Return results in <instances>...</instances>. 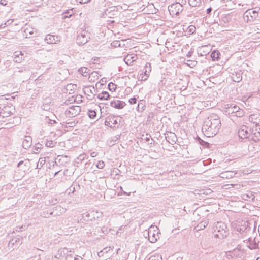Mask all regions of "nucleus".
I'll use <instances>...</instances> for the list:
<instances>
[{
	"label": "nucleus",
	"instance_id": "3c124183",
	"mask_svg": "<svg viewBox=\"0 0 260 260\" xmlns=\"http://www.w3.org/2000/svg\"><path fill=\"white\" fill-rule=\"evenodd\" d=\"M136 101H137V99L135 97L131 98L129 100V102L131 104H135L136 103Z\"/></svg>",
	"mask_w": 260,
	"mask_h": 260
},
{
	"label": "nucleus",
	"instance_id": "473e14b6",
	"mask_svg": "<svg viewBox=\"0 0 260 260\" xmlns=\"http://www.w3.org/2000/svg\"><path fill=\"white\" fill-rule=\"evenodd\" d=\"M197 141L200 145L203 146L204 148H208L209 147V143L203 140L198 136L197 137Z\"/></svg>",
	"mask_w": 260,
	"mask_h": 260
},
{
	"label": "nucleus",
	"instance_id": "69168bd1",
	"mask_svg": "<svg viewBox=\"0 0 260 260\" xmlns=\"http://www.w3.org/2000/svg\"><path fill=\"white\" fill-rule=\"evenodd\" d=\"M60 171H57L54 174V176H56V175H57V174L60 172Z\"/></svg>",
	"mask_w": 260,
	"mask_h": 260
},
{
	"label": "nucleus",
	"instance_id": "423d86ee",
	"mask_svg": "<svg viewBox=\"0 0 260 260\" xmlns=\"http://www.w3.org/2000/svg\"><path fill=\"white\" fill-rule=\"evenodd\" d=\"M90 38L89 33L85 30H82L77 36L76 38L77 43L82 45L86 44Z\"/></svg>",
	"mask_w": 260,
	"mask_h": 260
},
{
	"label": "nucleus",
	"instance_id": "f03ea898",
	"mask_svg": "<svg viewBox=\"0 0 260 260\" xmlns=\"http://www.w3.org/2000/svg\"><path fill=\"white\" fill-rule=\"evenodd\" d=\"M238 136L241 139L257 142L260 140V128H250L246 125H242L238 131Z\"/></svg>",
	"mask_w": 260,
	"mask_h": 260
},
{
	"label": "nucleus",
	"instance_id": "f3484780",
	"mask_svg": "<svg viewBox=\"0 0 260 260\" xmlns=\"http://www.w3.org/2000/svg\"><path fill=\"white\" fill-rule=\"evenodd\" d=\"M230 255L235 258H241L244 255V251L237 247L234 249L232 251L230 252Z\"/></svg>",
	"mask_w": 260,
	"mask_h": 260
},
{
	"label": "nucleus",
	"instance_id": "0e129e2a",
	"mask_svg": "<svg viewBox=\"0 0 260 260\" xmlns=\"http://www.w3.org/2000/svg\"><path fill=\"white\" fill-rule=\"evenodd\" d=\"M190 56H191V53L189 52L188 53L187 56L189 57H190Z\"/></svg>",
	"mask_w": 260,
	"mask_h": 260
},
{
	"label": "nucleus",
	"instance_id": "f257e3e1",
	"mask_svg": "<svg viewBox=\"0 0 260 260\" xmlns=\"http://www.w3.org/2000/svg\"><path fill=\"white\" fill-rule=\"evenodd\" d=\"M220 127L221 121L219 116L213 114L204 120L202 129L207 137H212L217 134Z\"/></svg>",
	"mask_w": 260,
	"mask_h": 260
},
{
	"label": "nucleus",
	"instance_id": "e433bc0d",
	"mask_svg": "<svg viewBox=\"0 0 260 260\" xmlns=\"http://www.w3.org/2000/svg\"><path fill=\"white\" fill-rule=\"evenodd\" d=\"M243 199L244 200H250L251 199V200H254V196L252 194V192H249L247 194H243Z\"/></svg>",
	"mask_w": 260,
	"mask_h": 260
},
{
	"label": "nucleus",
	"instance_id": "9b49d317",
	"mask_svg": "<svg viewBox=\"0 0 260 260\" xmlns=\"http://www.w3.org/2000/svg\"><path fill=\"white\" fill-rule=\"evenodd\" d=\"M14 108L12 106H4L0 111V116L4 117H8L12 114Z\"/></svg>",
	"mask_w": 260,
	"mask_h": 260
},
{
	"label": "nucleus",
	"instance_id": "ddd939ff",
	"mask_svg": "<svg viewBox=\"0 0 260 260\" xmlns=\"http://www.w3.org/2000/svg\"><path fill=\"white\" fill-rule=\"evenodd\" d=\"M145 71L140 74L139 78L142 81L147 79L149 76V73L151 71V66L150 63H146L144 67Z\"/></svg>",
	"mask_w": 260,
	"mask_h": 260
},
{
	"label": "nucleus",
	"instance_id": "37998d69",
	"mask_svg": "<svg viewBox=\"0 0 260 260\" xmlns=\"http://www.w3.org/2000/svg\"><path fill=\"white\" fill-rule=\"evenodd\" d=\"M64 159H67V157L66 156L59 155L55 159V163L58 161V162H60L62 160H63Z\"/></svg>",
	"mask_w": 260,
	"mask_h": 260
},
{
	"label": "nucleus",
	"instance_id": "6e6d98bb",
	"mask_svg": "<svg viewBox=\"0 0 260 260\" xmlns=\"http://www.w3.org/2000/svg\"><path fill=\"white\" fill-rule=\"evenodd\" d=\"M212 11V9L211 7H210L207 9V14L210 15L211 12Z\"/></svg>",
	"mask_w": 260,
	"mask_h": 260
},
{
	"label": "nucleus",
	"instance_id": "774afa93",
	"mask_svg": "<svg viewBox=\"0 0 260 260\" xmlns=\"http://www.w3.org/2000/svg\"><path fill=\"white\" fill-rule=\"evenodd\" d=\"M124 194H127V193L125 192H124Z\"/></svg>",
	"mask_w": 260,
	"mask_h": 260
},
{
	"label": "nucleus",
	"instance_id": "a211bd4d",
	"mask_svg": "<svg viewBox=\"0 0 260 260\" xmlns=\"http://www.w3.org/2000/svg\"><path fill=\"white\" fill-rule=\"evenodd\" d=\"M125 105L124 102L120 100H114L110 102V106L116 109H122Z\"/></svg>",
	"mask_w": 260,
	"mask_h": 260
},
{
	"label": "nucleus",
	"instance_id": "aec40b11",
	"mask_svg": "<svg viewBox=\"0 0 260 260\" xmlns=\"http://www.w3.org/2000/svg\"><path fill=\"white\" fill-rule=\"evenodd\" d=\"M138 58L137 55L134 54H127L124 58L125 62L128 64H131L134 61Z\"/></svg>",
	"mask_w": 260,
	"mask_h": 260
},
{
	"label": "nucleus",
	"instance_id": "4468645a",
	"mask_svg": "<svg viewBox=\"0 0 260 260\" xmlns=\"http://www.w3.org/2000/svg\"><path fill=\"white\" fill-rule=\"evenodd\" d=\"M105 124L111 128H115L116 125L118 124L117 119L115 117L111 115L109 116L105 120Z\"/></svg>",
	"mask_w": 260,
	"mask_h": 260
},
{
	"label": "nucleus",
	"instance_id": "c03bdc74",
	"mask_svg": "<svg viewBox=\"0 0 260 260\" xmlns=\"http://www.w3.org/2000/svg\"><path fill=\"white\" fill-rule=\"evenodd\" d=\"M144 105L142 103H139L137 106V110L138 111H143L144 110Z\"/></svg>",
	"mask_w": 260,
	"mask_h": 260
},
{
	"label": "nucleus",
	"instance_id": "338daca9",
	"mask_svg": "<svg viewBox=\"0 0 260 260\" xmlns=\"http://www.w3.org/2000/svg\"><path fill=\"white\" fill-rule=\"evenodd\" d=\"M256 260H260V258L259 257H258L256 259Z\"/></svg>",
	"mask_w": 260,
	"mask_h": 260
},
{
	"label": "nucleus",
	"instance_id": "de8ad7c7",
	"mask_svg": "<svg viewBox=\"0 0 260 260\" xmlns=\"http://www.w3.org/2000/svg\"><path fill=\"white\" fill-rule=\"evenodd\" d=\"M96 89L94 87H91L90 88H88L87 89V92L89 93L93 94L94 95V92H95Z\"/></svg>",
	"mask_w": 260,
	"mask_h": 260
},
{
	"label": "nucleus",
	"instance_id": "a18cd8bd",
	"mask_svg": "<svg viewBox=\"0 0 260 260\" xmlns=\"http://www.w3.org/2000/svg\"><path fill=\"white\" fill-rule=\"evenodd\" d=\"M111 45L114 47L121 46V44L119 41H115L111 43Z\"/></svg>",
	"mask_w": 260,
	"mask_h": 260
},
{
	"label": "nucleus",
	"instance_id": "e2e57ef3",
	"mask_svg": "<svg viewBox=\"0 0 260 260\" xmlns=\"http://www.w3.org/2000/svg\"><path fill=\"white\" fill-rule=\"evenodd\" d=\"M39 161H40V164H44L45 162V160L43 159L41 160V159H39Z\"/></svg>",
	"mask_w": 260,
	"mask_h": 260
},
{
	"label": "nucleus",
	"instance_id": "0eeeda50",
	"mask_svg": "<svg viewBox=\"0 0 260 260\" xmlns=\"http://www.w3.org/2000/svg\"><path fill=\"white\" fill-rule=\"evenodd\" d=\"M183 8L180 5L175 3L168 6V10L172 16H177L181 13Z\"/></svg>",
	"mask_w": 260,
	"mask_h": 260
},
{
	"label": "nucleus",
	"instance_id": "c756f323",
	"mask_svg": "<svg viewBox=\"0 0 260 260\" xmlns=\"http://www.w3.org/2000/svg\"><path fill=\"white\" fill-rule=\"evenodd\" d=\"M34 30H32L31 28H27L24 31L23 36H25L26 38H29L31 37V36L34 35Z\"/></svg>",
	"mask_w": 260,
	"mask_h": 260
},
{
	"label": "nucleus",
	"instance_id": "58836bf2",
	"mask_svg": "<svg viewBox=\"0 0 260 260\" xmlns=\"http://www.w3.org/2000/svg\"><path fill=\"white\" fill-rule=\"evenodd\" d=\"M108 88L109 90L114 91L116 89V85L112 82H110L108 85Z\"/></svg>",
	"mask_w": 260,
	"mask_h": 260
},
{
	"label": "nucleus",
	"instance_id": "5701e85b",
	"mask_svg": "<svg viewBox=\"0 0 260 260\" xmlns=\"http://www.w3.org/2000/svg\"><path fill=\"white\" fill-rule=\"evenodd\" d=\"M231 78L235 82H239L242 80V76L241 71L235 72L232 74Z\"/></svg>",
	"mask_w": 260,
	"mask_h": 260
},
{
	"label": "nucleus",
	"instance_id": "052dcab7",
	"mask_svg": "<svg viewBox=\"0 0 260 260\" xmlns=\"http://www.w3.org/2000/svg\"><path fill=\"white\" fill-rule=\"evenodd\" d=\"M91 156L92 157H93L95 156H96V153L95 152H93L91 153Z\"/></svg>",
	"mask_w": 260,
	"mask_h": 260
},
{
	"label": "nucleus",
	"instance_id": "cd10ccee",
	"mask_svg": "<svg viewBox=\"0 0 260 260\" xmlns=\"http://www.w3.org/2000/svg\"><path fill=\"white\" fill-rule=\"evenodd\" d=\"M110 95L109 93L107 91H103L101 93L98 95V98L101 100H108L110 99Z\"/></svg>",
	"mask_w": 260,
	"mask_h": 260
},
{
	"label": "nucleus",
	"instance_id": "4c0bfd02",
	"mask_svg": "<svg viewBox=\"0 0 260 260\" xmlns=\"http://www.w3.org/2000/svg\"><path fill=\"white\" fill-rule=\"evenodd\" d=\"M88 115L91 119L94 118L96 116V113L94 110H89L88 111Z\"/></svg>",
	"mask_w": 260,
	"mask_h": 260
},
{
	"label": "nucleus",
	"instance_id": "6e6552de",
	"mask_svg": "<svg viewBox=\"0 0 260 260\" xmlns=\"http://www.w3.org/2000/svg\"><path fill=\"white\" fill-rule=\"evenodd\" d=\"M54 210L59 211V214L58 213H56V214H54V211L50 212H48V211H43L42 213H41L40 216L44 218H49L50 215L53 216H56V215H59L60 214H61L62 212L64 211V209L62 208L60 206H56L54 208Z\"/></svg>",
	"mask_w": 260,
	"mask_h": 260
},
{
	"label": "nucleus",
	"instance_id": "a19ab883",
	"mask_svg": "<svg viewBox=\"0 0 260 260\" xmlns=\"http://www.w3.org/2000/svg\"><path fill=\"white\" fill-rule=\"evenodd\" d=\"M55 143L52 140H47L45 143V145L47 147H53L55 146Z\"/></svg>",
	"mask_w": 260,
	"mask_h": 260
},
{
	"label": "nucleus",
	"instance_id": "ea45409f",
	"mask_svg": "<svg viewBox=\"0 0 260 260\" xmlns=\"http://www.w3.org/2000/svg\"><path fill=\"white\" fill-rule=\"evenodd\" d=\"M175 3L180 5L184 9V6L186 5V0H176Z\"/></svg>",
	"mask_w": 260,
	"mask_h": 260
},
{
	"label": "nucleus",
	"instance_id": "bf43d9fd",
	"mask_svg": "<svg viewBox=\"0 0 260 260\" xmlns=\"http://www.w3.org/2000/svg\"><path fill=\"white\" fill-rule=\"evenodd\" d=\"M23 162H24V161H19V162L18 163V164H17V167H20L22 164H23Z\"/></svg>",
	"mask_w": 260,
	"mask_h": 260
},
{
	"label": "nucleus",
	"instance_id": "39448f33",
	"mask_svg": "<svg viewBox=\"0 0 260 260\" xmlns=\"http://www.w3.org/2000/svg\"><path fill=\"white\" fill-rule=\"evenodd\" d=\"M81 112V107L79 106H71L65 111V115L68 117H73L77 116Z\"/></svg>",
	"mask_w": 260,
	"mask_h": 260
},
{
	"label": "nucleus",
	"instance_id": "2f4dec72",
	"mask_svg": "<svg viewBox=\"0 0 260 260\" xmlns=\"http://www.w3.org/2000/svg\"><path fill=\"white\" fill-rule=\"evenodd\" d=\"M220 55V54L218 50L213 51L210 55L212 60H214V61L216 60H218L219 58Z\"/></svg>",
	"mask_w": 260,
	"mask_h": 260
},
{
	"label": "nucleus",
	"instance_id": "393cba45",
	"mask_svg": "<svg viewBox=\"0 0 260 260\" xmlns=\"http://www.w3.org/2000/svg\"><path fill=\"white\" fill-rule=\"evenodd\" d=\"M43 103L42 106V108L45 110L48 111L50 109V103H51V99L49 98H45L43 100Z\"/></svg>",
	"mask_w": 260,
	"mask_h": 260
},
{
	"label": "nucleus",
	"instance_id": "79ce46f5",
	"mask_svg": "<svg viewBox=\"0 0 260 260\" xmlns=\"http://www.w3.org/2000/svg\"><path fill=\"white\" fill-rule=\"evenodd\" d=\"M42 145L40 144V143H37L36 144L35 146V150L36 151V152H35L36 153H38V152H39L41 150V149L42 148Z\"/></svg>",
	"mask_w": 260,
	"mask_h": 260
},
{
	"label": "nucleus",
	"instance_id": "49530a36",
	"mask_svg": "<svg viewBox=\"0 0 260 260\" xmlns=\"http://www.w3.org/2000/svg\"><path fill=\"white\" fill-rule=\"evenodd\" d=\"M104 166L105 164L104 162L103 161H99L96 165V167L99 169H103Z\"/></svg>",
	"mask_w": 260,
	"mask_h": 260
},
{
	"label": "nucleus",
	"instance_id": "c9c22d12",
	"mask_svg": "<svg viewBox=\"0 0 260 260\" xmlns=\"http://www.w3.org/2000/svg\"><path fill=\"white\" fill-rule=\"evenodd\" d=\"M244 115V112L243 109L239 108V110L236 111L235 114L234 115V117H242Z\"/></svg>",
	"mask_w": 260,
	"mask_h": 260
},
{
	"label": "nucleus",
	"instance_id": "5fc2aeb1",
	"mask_svg": "<svg viewBox=\"0 0 260 260\" xmlns=\"http://www.w3.org/2000/svg\"><path fill=\"white\" fill-rule=\"evenodd\" d=\"M76 1L79 2L81 4H86L90 1V0H76Z\"/></svg>",
	"mask_w": 260,
	"mask_h": 260
},
{
	"label": "nucleus",
	"instance_id": "f8f14e48",
	"mask_svg": "<svg viewBox=\"0 0 260 260\" xmlns=\"http://www.w3.org/2000/svg\"><path fill=\"white\" fill-rule=\"evenodd\" d=\"M117 11L116 10L115 7H110L107 8L104 14H102L103 17H107L108 18H113L114 16L116 15Z\"/></svg>",
	"mask_w": 260,
	"mask_h": 260
},
{
	"label": "nucleus",
	"instance_id": "412c9836",
	"mask_svg": "<svg viewBox=\"0 0 260 260\" xmlns=\"http://www.w3.org/2000/svg\"><path fill=\"white\" fill-rule=\"evenodd\" d=\"M25 58L24 53L21 51L20 52H15L14 53V57L13 60L14 62L16 63H20Z\"/></svg>",
	"mask_w": 260,
	"mask_h": 260
},
{
	"label": "nucleus",
	"instance_id": "7c9ffc66",
	"mask_svg": "<svg viewBox=\"0 0 260 260\" xmlns=\"http://www.w3.org/2000/svg\"><path fill=\"white\" fill-rule=\"evenodd\" d=\"M188 3L191 7H199L201 4V0H188Z\"/></svg>",
	"mask_w": 260,
	"mask_h": 260
},
{
	"label": "nucleus",
	"instance_id": "72a5a7b5",
	"mask_svg": "<svg viewBox=\"0 0 260 260\" xmlns=\"http://www.w3.org/2000/svg\"><path fill=\"white\" fill-rule=\"evenodd\" d=\"M248 246L250 249H254L258 248V244L254 240H249V244Z\"/></svg>",
	"mask_w": 260,
	"mask_h": 260
},
{
	"label": "nucleus",
	"instance_id": "7ed1b4c3",
	"mask_svg": "<svg viewBox=\"0 0 260 260\" xmlns=\"http://www.w3.org/2000/svg\"><path fill=\"white\" fill-rule=\"evenodd\" d=\"M227 226L224 223L217 222L215 226L214 237L219 239H223L227 236L228 231Z\"/></svg>",
	"mask_w": 260,
	"mask_h": 260
},
{
	"label": "nucleus",
	"instance_id": "a878e982",
	"mask_svg": "<svg viewBox=\"0 0 260 260\" xmlns=\"http://www.w3.org/2000/svg\"><path fill=\"white\" fill-rule=\"evenodd\" d=\"M208 223L209 222L208 220L203 221L194 227V230L196 231L203 230L208 225Z\"/></svg>",
	"mask_w": 260,
	"mask_h": 260
},
{
	"label": "nucleus",
	"instance_id": "864d4df0",
	"mask_svg": "<svg viewBox=\"0 0 260 260\" xmlns=\"http://www.w3.org/2000/svg\"><path fill=\"white\" fill-rule=\"evenodd\" d=\"M111 247H105L102 250L103 251V253H107L110 250Z\"/></svg>",
	"mask_w": 260,
	"mask_h": 260
},
{
	"label": "nucleus",
	"instance_id": "2eb2a0df",
	"mask_svg": "<svg viewBox=\"0 0 260 260\" xmlns=\"http://www.w3.org/2000/svg\"><path fill=\"white\" fill-rule=\"evenodd\" d=\"M249 121L255 124L256 128H260V114H253L249 116Z\"/></svg>",
	"mask_w": 260,
	"mask_h": 260
},
{
	"label": "nucleus",
	"instance_id": "603ef678",
	"mask_svg": "<svg viewBox=\"0 0 260 260\" xmlns=\"http://www.w3.org/2000/svg\"><path fill=\"white\" fill-rule=\"evenodd\" d=\"M13 241H14V240H13V239L12 241H11L10 242H10H12V245H14L15 243H18V242H19H19H20V239L19 238H17L15 240V241H14V242Z\"/></svg>",
	"mask_w": 260,
	"mask_h": 260
},
{
	"label": "nucleus",
	"instance_id": "c85d7f7f",
	"mask_svg": "<svg viewBox=\"0 0 260 260\" xmlns=\"http://www.w3.org/2000/svg\"><path fill=\"white\" fill-rule=\"evenodd\" d=\"M78 71L85 77L90 75V70L86 67H82L78 70Z\"/></svg>",
	"mask_w": 260,
	"mask_h": 260
},
{
	"label": "nucleus",
	"instance_id": "f704fd0d",
	"mask_svg": "<svg viewBox=\"0 0 260 260\" xmlns=\"http://www.w3.org/2000/svg\"><path fill=\"white\" fill-rule=\"evenodd\" d=\"M72 10H69L62 14V19H65L66 18H70L72 16Z\"/></svg>",
	"mask_w": 260,
	"mask_h": 260
},
{
	"label": "nucleus",
	"instance_id": "13d9d810",
	"mask_svg": "<svg viewBox=\"0 0 260 260\" xmlns=\"http://www.w3.org/2000/svg\"><path fill=\"white\" fill-rule=\"evenodd\" d=\"M151 137L150 135H147L145 140L146 141L148 142L150 140V138Z\"/></svg>",
	"mask_w": 260,
	"mask_h": 260
},
{
	"label": "nucleus",
	"instance_id": "20e7f679",
	"mask_svg": "<svg viewBox=\"0 0 260 260\" xmlns=\"http://www.w3.org/2000/svg\"><path fill=\"white\" fill-rule=\"evenodd\" d=\"M159 234L158 228L151 225L147 233L149 241L152 243H155L159 238Z\"/></svg>",
	"mask_w": 260,
	"mask_h": 260
},
{
	"label": "nucleus",
	"instance_id": "4be33fe9",
	"mask_svg": "<svg viewBox=\"0 0 260 260\" xmlns=\"http://www.w3.org/2000/svg\"><path fill=\"white\" fill-rule=\"evenodd\" d=\"M32 144V138L29 136H26L22 142V146L24 149L29 148Z\"/></svg>",
	"mask_w": 260,
	"mask_h": 260
},
{
	"label": "nucleus",
	"instance_id": "dca6fc26",
	"mask_svg": "<svg viewBox=\"0 0 260 260\" xmlns=\"http://www.w3.org/2000/svg\"><path fill=\"white\" fill-rule=\"evenodd\" d=\"M166 140L171 145H174L177 141V138L174 133L171 132H167L165 134Z\"/></svg>",
	"mask_w": 260,
	"mask_h": 260
},
{
	"label": "nucleus",
	"instance_id": "1a4fd4ad",
	"mask_svg": "<svg viewBox=\"0 0 260 260\" xmlns=\"http://www.w3.org/2000/svg\"><path fill=\"white\" fill-rule=\"evenodd\" d=\"M258 15V12L252 9L247 10L244 14V19L247 18V21H253Z\"/></svg>",
	"mask_w": 260,
	"mask_h": 260
},
{
	"label": "nucleus",
	"instance_id": "09e8293b",
	"mask_svg": "<svg viewBox=\"0 0 260 260\" xmlns=\"http://www.w3.org/2000/svg\"><path fill=\"white\" fill-rule=\"evenodd\" d=\"M77 123V122H76L75 121H73L66 123V124H68L69 127H74L76 125Z\"/></svg>",
	"mask_w": 260,
	"mask_h": 260
},
{
	"label": "nucleus",
	"instance_id": "9d476101",
	"mask_svg": "<svg viewBox=\"0 0 260 260\" xmlns=\"http://www.w3.org/2000/svg\"><path fill=\"white\" fill-rule=\"evenodd\" d=\"M225 106V112L231 117H234L236 111L239 109V107L234 104H228Z\"/></svg>",
	"mask_w": 260,
	"mask_h": 260
},
{
	"label": "nucleus",
	"instance_id": "bb28decb",
	"mask_svg": "<svg viewBox=\"0 0 260 260\" xmlns=\"http://www.w3.org/2000/svg\"><path fill=\"white\" fill-rule=\"evenodd\" d=\"M234 174L233 172L225 171L220 173V176L223 178L230 179L233 177Z\"/></svg>",
	"mask_w": 260,
	"mask_h": 260
},
{
	"label": "nucleus",
	"instance_id": "8fccbe9b",
	"mask_svg": "<svg viewBox=\"0 0 260 260\" xmlns=\"http://www.w3.org/2000/svg\"><path fill=\"white\" fill-rule=\"evenodd\" d=\"M91 75L92 77L96 78V79H98L99 77V73L97 72L94 71L91 73Z\"/></svg>",
	"mask_w": 260,
	"mask_h": 260
},
{
	"label": "nucleus",
	"instance_id": "6ab92c4d",
	"mask_svg": "<svg viewBox=\"0 0 260 260\" xmlns=\"http://www.w3.org/2000/svg\"><path fill=\"white\" fill-rule=\"evenodd\" d=\"M47 44H55L59 41L58 36H55L50 34L47 35L44 39Z\"/></svg>",
	"mask_w": 260,
	"mask_h": 260
},
{
	"label": "nucleus",
	"instance_id": "680f3d73",
	"mask_svg": "<svg viewBox=\"0 0 260 260\" xmlns=\"http://www.w3.org/2000/svg\"><path fill=\"white\" fill-rule=\"evenodd\" d=\"M101 81L102 82H105L106 81V79L105 78H103L101 79Z\"/></svg>",
	"mask_w": 260,
	"mask_h": 260
},
{
	"label": "nucleus",
	"instance_id": "4d7b16f0",
	"mask_svg": "<svg viewBox=\"0 0 260 260\" xmlns=\"http://www.w3.org/2000/svg\"><path fill=\"white\" fill-rule=\"evenodd\" d=\"M105 253H103V250H101L100 252H98V256L99 257H102L104 255Z\"/></svg>",
	"mask_w": 260,
	"mask_h": 260
},
{
	"label": "nucleus",
	"instance_id": "b1692460",
	"mask_svg": "<svg viewBox=\"0 0 260 260\" xmlns=\"http://www.w3.org/2000/svg\"><path fill=\"white\" fill-rule=\"evenodd\" d=\"M102 215V212L95 211L94 210H92L90 211L88 214H87V216H88L89 217H90V219L91 220H95L97 218H99L100 217H101Z\"/></svg>",
	"mask_w": 260,
	"mask_h": 260
}]
</instances>
